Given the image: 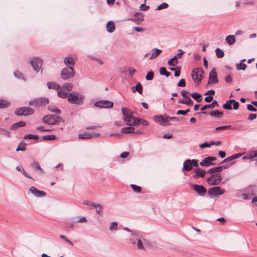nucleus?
Wrapping results in <instances>:
<instances>
[{"label":"nucleus","instance_id":"obj_1","mask_svg":"<svg viewBox=\"0 0 257 257\" xmlns=\"http://www.w3.org/2000/svg\"><path fill=\"white\" fill-rule=\"evenodd\" d=\"M84 96L78 92L69 93L68 101L71 104L81 105L84 102Z\"/></svg>","mask_w":257,"mask_h":257},{"label":"nucleus","instance_id":"obj_2","mask_svg":"<svg viewBox=\"0 0 257 257\" xmlns=\"http://www.w3.org/2000/svg\"><path fill=\"white\" fill-rule=\"evenodd\" d=\"M74 75L75 71L72 66L64 68L60 73L61 78L65 80L73 77Z\"/></svg>","mask_w":257,"mask_h":257},{"label":"nucleus","instance_id":"obj_3","mask_svg":"<svg viewBox=\"0 0 257 257\" xmlns=\"http://www.w3.org/2000/svg\"><path fill=\"white\" fill-rule=\"evenodd\" d=\"M49 103V99L47 97H39L34 99L29 103L30 105L39 107Z\"/></svg>","mask_w":257,"mask_h":257},{"label":"nucleus","instance_id":"obj_4","mask_svg":"<svg viewBox=\"0 0 257 257\" xmlns=\"http://www.w3.org/2000/svg\"><path fill=\"white\" fill-rule=\"evenodd\" d=\"M14 113L18 116H28L33 114L34 113V110L30 107H22L16 108Z\"/></svg>","mask_w":257,"mask_h":257},{"label":"nucleus","instance_id":"obj_5","mask_svg":"<svg viewBox=\"0 0 257 257\" xmlns=\"http://www.w3.org/2000/svg\"><path fill=\"white\" fill-rule=\"evenodd\" d=\"M30 63L33 68L34 70L36 72H39L41 71V73L42 72L41 66L43 64V60L40 57H34L31 61Z\"/></svg>","mask_w":257,"mask_h":257},{"label":"nucleus","instance_id":"obj_6","mask_svg":"<svg viewBox=\"0 0 257 257\" xmlns=\"http://www.w3.org/2000/svg\"><path fill=\"white\" fill-rule=\"evenodd\" d=\"M204 71L202 68H195L193 69L192 72L191 77L194 81L200 82L203 78V74Z\"/></svg>","mask_w":257,"mask_h":257},{"label":"nucleus","instance_id":"obj_7","mask_svg":"<svg viewBox=\"0 0 257 257\" xmlns=\"http://www.w3.org/2000/svg\"><path fill=\"white\" fill-rule=\"evenodd\" d=\"M222 180V176L220 174H213L207 179V183L210 185H218Z\"/></svg>","mask_w":257,"mask_h":257},{"label":"nucleus","instance_id":"obj_8","mask_svg":"<svg viewBox=\"0 0 257 257\" xmlns=\"http://www.w3.org/2000/svg\"><path fill=\"white\" fill-rule=\"evenodd\" d=\"M94 105L99 108H109L113 107V103L109 100H101L95 102Z\"/></svg>","mask_w":257,"mask_h":257},{"label":"nucleus","instance_id":"obj_9","mask_svg":"<svg viewBox=\"0 0 257 257\" xmlns=\"http://www.w3.org/2000/svg\"><path fill=\"white\" fill-rule=\"evenodd\" d=\"M124 121L126 125L130 126L137 125L140 124V119L133 115L124 117Z\"/></svg>","mask_w":257,"mask_h":257},{"label":"nucleus","instance_id":"obj_10","mask_svg":"<svg viewBox=\"0 0 257 257\" xmlns=\"http://www.w3.org/2000/svg\"><path fill=\"white\" fill-rule=\"evenodd\" d=\"M224 189H221L219 186L213 187L208 190L209 194L213 196L222 195L224 193Z\"/></svg>","mask_w":257,"mask_h":257},{"label":"nucleus","instance_id":"obj_11","mask_svg":"<svg viewBox=\"0 0 257 257\" xmlns=\"http://www.w3.org/2000/svg\"><path fill=\"white\" fill-rule=\"evenodd\" d=\"M29 191L36 197H44L46 196V193L45 191L38 190L34 186L29 188Z\"/></svg>","mask_w":257,"mask_h":257},{"label":"nucleus","instance_id":"obj_12","mask_svg":"<svg viewBox=\"0 0 257 257\" xmlns=\"http://www.w3.org/2000/svg\"><path fill=\"white\" fill-rule=\"evenodd\" d=\"M178 51L179 52V53L176 54L174 57L168 61V64L169 66H175L178 64V61L177 59L181 58L182 54L184 53V52L182 49H179Z\"/></svg>","mask_w":257,"mask_h":257},{"label":"nucleus","instance_id":"obj_13","mask_svg":"<svg viewBox=\"0 0 257 257\" xmlns=\"http://www.w3.org/2000/svg\"><path fill=\"white\" fill-rule=\"evenodd\" d=\"M135 240H137V248L139 250H145V247L144 246V244H146L148 243L147 240L145 239L144 236L140 235V238H136L135 239Z\"/></svg>","mask_w":257,"mask_h":257},{"label":"nucleus","instance_id":"obj_14","mask_svg":"<svg viewBox=\"0 0 257 257\" xmlns=\"http://www.w3.org/2000/svg\"><path fill=\"white\" fill-rule=\"evenodd\" d=\"M209 79V80L208 83V84L210 83L212 84L217 83L218 82L217 74L216 69L215 68H212V69L210 72Z\"/></svg>","mask_w":257,"mask_h":257},{"label":"nucleus","instance_id":"obj_15","mask_svg":"<svg viewBox=\"0 0 257 257\" xmlns=\"http://www.w3.org/2000/svg\"><path fill=\"white\" fill-rule=\"evenodd\" d=\"M155 120L158 121L162 125H170L171 123L168 122L167 115H165V116L160 115L154 116Z\"/></svg>","mask_w":257,"mask_h":257},{"label":"nucleus","instance_id":"obj_16","mask_svg":"<svg viewBox=\"0 0 257 257\" xmlns=\"http://www.w3.org/2000/svg\"><path fill=\"white\" fill-rule=\"evenodd\" d=\"M192 188L200 196H204L207 192L206 189L202 185L194 184L192 185Z\"/></svg>","mask_w":257,"mask_h":257},{"label":"nucleus","instance_id":"obj_17","mask_svg":"<svg viewBox=\"0 0 257 257\" xmlns=\"http://www.w3.org/2000/svg\"><path fill=\"white\" fill-rule=\"evenodd\" d=\"M218 106L219 104L218 102L216 100H214L211 104L205 105L201 107V113L206 114L207 113V112L204 111V110H206L207 108H213L215 107H218Z\"/></svg>","mask_w":257,"mask_h":257},{"label":"nucleus","instance_id":"obj_18","mask_svg":"<svg viewBox=\"0 0 257 257\" xmlns=\"http://www.w3.org/2000/svg\"><path fill=\"white\" fill-rule=\"evenodd\" d=\"M99 135H100V134L99 133L92 134L85 132L84 133L79 134L78 135V138L80 139H83V140L91 139L93 137L99 136Z\"/></svg>","mask_w":257,"mask_h":257},{"label":"nucleus","instance_id":"obj_19","mask_svg":"<svg viewBox=\"0 0 257 257\" xmlns=\"http://www.w3.org/2000/svg\"><path fill=\"white\" fill-rule=\"evenodd\" d=\"M42 121L48 124H55L54 114L47 115L42 118Z\"/></svg>","mask_w":257,"mask_h":257},{"label":"nucleus","instance_id":"obj_20","mask_svg":"<svg viewBox=\"0 0 257 257\" xmlns=\"http://www.w3.org/2000/svg\"><path fill=\"white\" fill-rule=\"evenodd\" d=\"M194 171L195 174L193 176L194 178H196L198 177H204L206 173V172L205 170H202L200 168L195 169Z\"/></svg>","mask_w":257,"mask_h":257},{"label":"nucleus","instance_id":"obj_21","mask_svg":"<svg viewBox=\"0 0 257 257\" xmlns=\"http://www.w3.org/2000/svg\"><path fill=\"white\" fill-rule=\"evenodd\" d=\"M199 164L201 166L203 167H209L216 165L215 163L211 162L208 157L204 158L201 162H200Z\"/></svg>","mask_w":257,"mask_h":257},{"label":"nucleus","instance_id":"obj_22","mask_svg":"<svg viewBox=\"0 0 257 257\" xmlns=\"http://www.w3.org/2000/svg\"><path fill=\"white\" fill-rule=\"evenodd\" d=\"M64 62L67 67L72 66V68H73L75 64L74 60L72 57L68 56L64 58Z\"/></svg>","mask_w":257,"mask_h":257},{"label":"nucleus","instance_id":"obj_23","mask_svg":"<svg viewBox=\"0 0 257 257\" xmlns=\"http://www.w3.org/2000/svg\"><path fill=\"white\" fill-rule=\"evenodd\" d=\"M106 27L107 31L110 33L113 32L115 29L114 23L112 21H108L107 23Z\"/></svg>","mask_w":257,"mask_h":257},{"label":"nucleus","instance_id":"obj_24","mask_svg":"<svg viewBox=\"0 0 257 257\" xmlns=\"http://www.w3.org/2000/svg\"><path fill=\"white\" fill-rule=\"evenodd\" d=\"M132 91L134 93L137 91L139 94H142L143 87L141 83L140 82L137 83L135 86L132 87Z\"/></svg>","mask_w":257,"mask_h":257},{"label":"nucleus","instance_id":"obj_25","mask_svg":"<svg viewBox=\"0 0 257 257\" xmlns=\"http://www.w3.org/2000/svg\"><path fill=\"white\" fill-rule=\"evenodd\" d=\"M192 167L193 166L191 160L187 159L184 163L183 170L189 171L192 170Z\"/></svg>","mask_w":257,"mask_h":257},{"label":"nucleus","instance_id":"obj_26","mask_svg":"<svg viewBox=\"0 0 257 257\" xmlns=\"http://www.w3.org/2000/svg\"><path fill=\"white\" fill-rule=\"evenodd\" d=\"M209 115L212 117L221 118L222 116L223 112L218 110H212L209 113Z\"/></svg>","mask_w":257,"mask_h":257},{"label":"nucleus","instance_id":"obj_27","mask_svg":"<svg viewBox=\"0 0 257 257\" xmlns=\"http://www.w3.org/2000/svg\"><path fill=\"white\" fill-rule=\"evenodd\" d=\"M152 54L149 59H152L156 58L158 55L162 53V51L160 49H158L157 48H154L152 50Z\"/></svg>","mask_w":257,"mask_h":257},{"label":"nucleus","instance_id":"obj_28","mask_svg":"<svg viewBox=\"0 0 257 257\" xmlns=\"http://www.w3.org/2000/svg\"><path fill=\"white\" fill-rule=\"evenodd\" d=\"M47 85L49 89L58 90L61 88V86L56 82H47Z\"/></svg>","mask_w":257,"mask_h":257},{"label":"nucleus","instance_id":"obj_29","mask_svg":"<svg viewBox=\"0 0 257 257\" xmlns=\"http://www.w3.org/2000/svg\"><path fill=\"white\" fill-rule=\"evenodd\" d=\"M26 123L24 121H20L13 124L11 127V130H16L18 127L25 126Z\"/></svg>","mask_w":257,"mask_h":257},{"label":"nucleus","instance_id":"obj_30","mask_svg":"<svg viewBox=\"0 0 257 257\" xmlns=\"http://www.w3.org/2000/svg\"><path fill=\"white\" fill-rule=\"evenodd\" d=\"M225 41L229 45H233L235 42V36L232 35L227 36L225 38Z\"/></svg>","mask_w":257,"mask_h":257},{"label":"nucleus","instance_id":"obj_31","mask_svg":"<svg viewBox=\"0 0 257 257\" xmlns=\"http://www.w3.org/2000/svg\"><path fill=\"white\" fill-rule=\"evenodd\" d=\"M134 130H135L134 127H132V126H130L128 127L122 128L121 130V133L125 134H127L134 133Z\"/></svg>","mask_w":257,"mask_h":257},{"label":"nucleus","instance_id":"obj_32","mask_svg":"<svg viewBox=\"0 0 257 257\" xmlns=\"http://www.w3.org/2000/svg\"><path fill=\"white\" fill-rule=\"evenodd\" d=\"M11 105V102L6 100L0 99V108L8 107Z\"/></svg>","mask_w":257,"mask_h":257},{"label":"nucleus","instance_id":"obj_33","mask_svg":"<svg viewBox=\"0 0 257 257\" xmlns=\"http://www.w3.org/2000/svg\"><path fill=\"white\" fill-rule=\"evenodd\" d=\"M31 167L35 170H37L40 171L41 174L44 173V170L41 168L40 165L38 162H35L31 164Z\"/></svg>","mask_w":257,"mask_h":257},{"label":"nucleus","instance_id":"obj_34","mask_svg":"<svg viewBox=\"0 0 257 257\" xmlns=\"http://www.w3.org/2000/svg\"><path fill=\"white\" fill-rule=\"evenodd\" d=\"M26 144L24 142L21 141L18 145V148L16 149V151H25L26 150Z\"/></svg>","mask_w":257,"mask_h":257},{"label":"nucleus","instance_id":"obj_35","mask_svg":"<svg viewBox=\"0 0 257 257\" xmlns=\"http://www.w3.org/2000/svg\"><path fill=\"white\" fill-rule=\"evenodd\" d=\"M121 111L124 117H126L127 116L133 115V112L130 111L127 108L122 107Z\"/></svg>","mask_w":257,"mask_h":257},{"label":"nucleus","instance_id":"obj_36","mask_svg":"<svg viewBox=\"0 0 257 257\" xmlns=\"http://www.w3.org/2000/svg\"><path fill=\"white\" fill-rule=\"evenodd\" d=\"M235 66H236V69L237 70H243V71H244L247 67L246 65L245 64L242 63H237V64H236Z\"/></svg>","mask_w":257,"mask_h":257},{"label":"nucleus","instance_id":"obj_37","mask_svg":"<svg viewBox=\"0 0 257 257\" xmlns=\"http://www.w3.org/2000/svg\"><path fill=\"white\" fill-rule=\"evenodd\" d=\"M159 72L161 75H165L166 77H169L171 73L169 72H168L166 68L165 67H161L159 70Z\"/></svg>","mask_w":257,"mask_h":257},{"label":"nucleus","instance_id":"obj_38","mask_svg":"<svg viewBox=\"0 0 257 257\" xmlns=\"http://www.w3.org/2000/svg\"><path fill=\"white\" fill-rule=\"evenodd\" d=\"M221 172V168L220 166L216 167L214 168H210L207 171V172L210 174H213L215 172Z\"/></svg>","mask_w":257,"mask_h":257},{"label":"nucleus","instance_id":"obj_39","mask_svg":"<svg viewBox=\"0 0 257 257\" xmlns=\"http://www.w3.org/2000/svg\"><path fill=\"white\" fill-rule=\"evenodd\" d=\"M56 136L55 135H46L43 137L42 139L44 141H53L56 139Z\"/></svg>","mask_w":257,"mask_h":257},{"label":"nucleus","instance_id":"obj_40","mask_svg":"<svg viewBox=\"0 0 257 257\" xmlns=\"http://www.w3.org/2000/svg\"><path fill=\"white\" fill-rule=\"evenodd\" d=\"M191 96L193 99L196 100L197 102H200L201 99H200V97H201V95L198 93V92H193L191 94Z\"/></svg>","mask_w":257,"mask_h":257},{"label":"nucleus","instance_id":"obj_41","mask_svg":"<svg viewBox=\"0 0 257 257\" xmlns=\"http://www.w3.org/2000/svg\"><path fill=\"white\" fill-rule=\"evenodd\" d=\"M24 139H25V140H27V139H30V140H33V139H35V140H38L39 139V137L38 135H33V134H28V135H25L24 137Z\"/></svg>","mask_w":257,"mask_h":257},{"label":"nucleus","instance_id":"obj_42","mask_svg":"<svg viewBox=\"0 0 257 257\" xmlns=\"http://www.w3.org/2000/svg\"><path fill=\"white\" fill-rule=\"evenodd\" d=\"M69 93L62 92V91H58L57 92V95L59 97L62 98H67L68 99Z\"/></svg>","mask_w":257,"mask_h":257},{"label":"nucleus","instance_id":"obj_43","mask_svg":"<svg viewBox=\"0 0 257 257\" xmlns=\"http://www.w3.org/2000/svg\"><path fill=\"white\" fill-rule=\"evenodd\" d=\"M232 128H233L232 126L230 125L218 126V127H216L215 131H214V132H215V131H224V130H225L227 129L232 130Z\"/></svg>","mask_w":257,"mask_h":257},{"label":"nucleus","instance_id":"obj_44","mask_svg":"<svg viewBox=\"0 0 257 257\" xmlns=\"http://www.w3.org/2000/svg\"><path fill=\"white\" fill-rule=\"evenodd\" d=\"M133 237L130 238V240L133 244H135L137 243V240H135L136 238H140L139 234L136 232L132 233Z\"/></svg>","mask_w":257,"mask_h":257},{"label":"nucleus","instance_id":"obj_45","mask_svg":"<svg viewBox=\"0 0 257 257\" xmlns=\"http://www.w3.org/2000/svg\"><path fill=\"white\" fill-rule=\"evenodd\" d=\"M62 89L64 90H66V91H70L72 90V84L71 83H65L63 86H62Z\"/></svg>","mask_w":257,"mask_h":257},{"label":"nucleus","instance_id":"obj_46","mask_svg":"<svg viewBox=\"0 0 257 257\" xmlns=\"http://www.w3.org/2000/svg\"><path fill=\"white\" fill-rule=\"evenodd\" d=\"M215 53L216 56L219 58H222L224 55L223 51L220 49L219 48L216 49Z\"/></svg>","mask_w":257,"mask_h":257},{"label":"nucleus","instance_id":"obj_47","mask_svg":"<svg viewBox=\"0 0 257 257\" xmlns=\"http://www.w3.org/2000/svg\"><path fill=\"white\" fill-rule=\"evenodd\" d=\"M48 109L50 111L56 114H60L61 112V110L55 107H51V106H49Z\"/></svg>","mask_w":257,"mask_h":257},{"label":"nucleus","instance_id":"obj_48","mask_svg":"<svg viewBox=\"0 0 257 257\" xmlns=\"http://www.w3.org/2000/svg\"><path fill=\"white\" fill-rule=\"evenodd\" d=\"M131 186L134 192H141L142 188L141 187L137 186L135 184H131Z\"/></svg>","mask_w":257,"mask_h":257},{"label":"nucleus","instance_id":"obj_49","mask_svg":"<svg viewBox=\"0 0 257 257\" xmlns=\"http://www.w3.org/2000/svg\"><path fill=\"white\" fill-rule=\"evenodd\" d=\"M117 228V223L116 222H112L111 223L109 229L110 231L116 230Z\"/></svg>","mask_w":257,"mask_h":257},{"label":"nucleus","instance_id":"obj_50","mask_svg":"<svg viewBox=\"0 0 257 257\" xmlns=\"http://www.w3.org/2000/svg\"><path fill=\"white\" fill-rule=\"evenodd\" d=\"M88 205L94 207L96 208H98L99 209H103V206L102 205L100 204L95 203L91 201L90 202V204Z\"/></svg>","mask_w":257,"mask_h":257},{"label":"nucleus","instance_id":"obj_51","mask_svg":"<svg viewBox=\"0 0 257 257\" xmlns=\"http://www.w3.org/2000/svg\"><path fill=\"white\" fill-rule=\"evenodd\" d=\"M169 6L168 4L166 3H163L160 5L156 9V10H161L164 9H166L168 8Z\"/></svg>","mask_w":257,"mask_h":257},{"label":"nucleus","instance_id":"obj_52","mask_svg":"<svg viewBox=\"0 0 257 257\" xmlns=\"http://www.w3.org/2000/svg\"><path fill=\"white\" fill-rule=\"evenodd\" d=\"M249 156H250V160L253 159L254 158L257 157V150L250 152L248 154Z\"/></svg>","mask_w":257,"mask_h":257},{"label":"nucleus","instance_id":"obj_53","mask_svg":"<svg viewBox=\"0 0 257 257\" xmlns=\"http://www.w3.org/2000/svg\"><path fill=\"white\" fill-rule=\"evenodd\" d=\"M190 111L189 109H187L186 110H179L177 111L176 114L177 115H185L187 114V113Z\"/></svg>","mask_w":257,"mask_h":257},{"label":"nucleus","instance_id":"obj_54","mask_svg":"<svg viewBox=\"0 0 257 257\" xmlns=\"http://www.w3.org/2000/svg\"><path fill=\"white\" fill-rule=\"evenodd\" d=\"M185 103L184 104H186L187 105L191 106L193 105V101L190 98V97L189 96L186 98H185Z\"/></svg>","mask_w":257,"mask_h":257},{"label":"nucleus","instance_id":"obj_55","mask_svg":"<svg viewBox=\"0 0 257 257\" xmlns=\"http://www.w3.org/2000/svg\"><path fill=\"white\" fill-rule=\"evenodd\" d=\"M54 119H55V124H57L61 121H64L63 119L61 118V116L58 115H54Z\"/></svg>","mask_w":257,"mask_h":257},{"label":"nucleus","instance_id":"obj_56","mask_svg":"<svg viewBox=\"0 0 257 257\" xmlns=\"http://www.w3.org/2000/svg\"><path fill=\"white\" fill-rule=\"evenodd\" d=\"M154 77V72L153 71L149 72L146 76V79L147 80H151L153 79Z\"/></svg>","mask_w":257,"mask_h":257},{"label":"nucleus","instance_id":"obj_57","mask_svg":"<svg viewBox=\"0 0 257 257\" xmlns=\"http://www.w3.org/2000/svg\"><path fill=\"white\" fill-rule=\"evenodd\" d=\"M222 107L224 109L226 110H231L232 108L231 104L228 103L227 101H226L224 104H223Z\"/></svg>","mask_w":257,"mask_h":257},{"label":"nucleus","instance_id":"obj_58","mask_svg":"<svg viewBox=\"0 0 257 257\" xmlns=\"http://www.w3.org/2000/svg\"><path fill=\"white\" fill-rule=\"evenodd\" d=\"M181 95L184 98H187L190 95V93L185 90H182L181 92H180Z\"/></svg>","mask_w":257,"mask_h":257},{"label":"nucleus","instance_id":"obj_59","mask_svg":"<svg viewBox=\"0 0 257 257\" xmlns=\"http://www.w3.org/2000/svg\"><path fill=\"white\" fill-rule=\"evenodd\" d=\"M59 237L61 239L64 240L66 242L68 243L69 244L73 245V243L69 239H68L65 235H60Z\"/></svg>","mask_w":257,"mask_h":257},{"label":"nucleus","instance_id":"obj_60","mask_svg":"<svg viewBox=\"0 0 257 257\" xmlns=\"http://www.w3.org/2000/svg\"><path fill=\"white\" fill-rule=\"evenodd\" d=\"M211 146V143H209L208 142H205L202 144H201L199 145V147L201 149H204L206 147H210Z\"/></svg>","mask_w":257,"mask_h":257},{"label":"nucleus","instance_id":"obj_61","mask_svg":"<svg viewBox=\"0 0 257 257\" xmlns=\"http://www.w3.org/2000/svg\"><path fill=\"white\" fill-rule=\"evenodd\" d=\"M178 87H185L186 86V82L184 79H181L177 84Z\"/></svg>","mask_w":257,"mask_h":257},{"label":"nucleus","instance_id":"obj_62","mask_svg":"<svg viewBox=\"0 0 257 257\" xmlns=\"http://www.w3.org/2000/svg\"><path fill=\"white\" fill-rule=\"evenodd\" d=\"M253 104H249L247 105V109L249 111H251L253 112H256L257 111V109L253 106Z\"/></svg>","mask_w":257,"mask_h":257},{"label":"nucleus","instance_id":"obj_63","mask_svg":"<svg viewBox=\"0 0 257 257\" xmlns=\"http://www.w3.org/2000/svg\"><path fill=\"white\" fill-rule=\"evenodd\" d=\"M127 72L130 76L132 77L135 73L136 70L132 67H130L127 69Z\"/></svg>","mask_w":257,"mask_h":257},{"label":"nucleus","instance_id":"obj_64","mask_svg":"<svg viewBox=\"0 0 257 257\" xmlns=\"http://www.w3.org/2000/svg\"><path fill=\"white\" fill-rule=\"evenodd\" d=\"M14 74L15 76L19 79H21L23 78L22 73L19 71H16Z\"/></svg>","mask_w":257,"mask_h":257}]
</instances>
